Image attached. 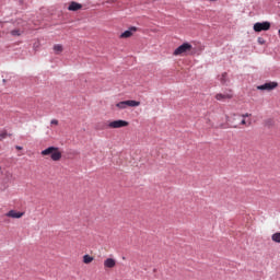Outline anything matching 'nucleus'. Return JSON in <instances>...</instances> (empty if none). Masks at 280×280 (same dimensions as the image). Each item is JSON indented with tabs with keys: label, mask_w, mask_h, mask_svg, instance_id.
I'll list each match as a JSON object with an SVG mask.
<instances>
[{
	"label": "nucleus",
	"mask_w": 280,
	"mask_h": 280,
	"mask_svg": "<svg viewBox=\"0 0 280 280\" xmlns=\"http://www.w3.org/2000/svg\"><path fill=\"white\" fill-rule=\"evenodd\" d=\"M116 108H118V110H126V108H128L126 101L117 103Z\"/></svg>",
	"instance_id": "13"
},
{
	"label": "nucleus",
	"mask_w": 280,
	"mask_h": 280,
	"mask_svg": "<svg viewBox=\"0 0 280 280\" xmlns=\"http://www.w3.org/2000/svg\"><path fill=\"white\" fill-rule=\"evenodd\" d=\"M50 124H51V126H58V119H52V120L50 121Z\"/></svg>",
	"instance_id": "21"
},
{
	"label": "nucleus",
	"mask_w": 280,
	"mask_h": 280,
	"mask_svg": "<svg viewBox=\"0 0 280 280\" xmlns=\"http://www.w3.org/2000/svg\"><path fill=\"white\" fill-rule=\"evenodd\" d=\"M214 97L218 102H226L229 100H233V90H228L223 93H218L215 94Z\"/></svg>",
	"instance_id": "4"
},
{
	"label": "nucleus",
	"mask_w": 280,
	"mask_h": 280,
	"mask_svg": "<svg viewBox=\"0 0 280 280\" xmlns=\"http://www.w3.org/2000/svg\"><path fill=\"white\" fill-rule=\"evenodd\" d=\"M277 86H279V83H277V82H267V83H264L262 85H258L257 90L258 91H275V89H277Z\"/></svg>",
	"instance_id": "6"
},
{
	"label": "nucleus",
	"mask_w": 280,
	"mask_h": 280,
	"mask_svg": "<svg viewBox=\"0 0 280 280\" xmlns=\"http://www.w3.org/2000/svg\"><path fill=\"white\" fill-rule=\"evenodd\" d=\"M240 117H242V119H246V117H253V114L245 113L243 115H234V119H240Z\"/></svg>",
	"instance_id": "16"
},
{
	"label": "nucleus",
	"mask_w": 280,
	"mask_h": 280,
	"mask_svg": "<svg viewBox=\"0 0 280 280\" xmlns=\"http://www.w3.org/2000/svg\"><path fill=\"white\" fill-rule=\"evenodd\" d=\"M93 259L91 255L86 254L83 256V264H92Z\"/></svg>",
	"instance_id": "15"
},
{
	"label": "nucleus",
	"mask_w": 280,
	"mask_h": 280,
	"mask_svg": "<svg viewBox=\"0 0 280 280\" xmlns=\"http://www.w3.org/2000/svg\"><path fill=\"white\" fill-rule=\"evenodd\" d=\"M270 22H257L254 24V32H268Z\"/></svg>",
	"instance_id": "5"
},
{
	"label": "nucleus",
	"mask_w": 280,
	"mask_h": 280,
	"mask_svg": "<svg viewBox=\"0 0 280 280\" xmlns=\"http://www.w3.org/2000/svg\"><path fill=\"white\" fill-rule=\"evenodd\" d=\"M42 156H50L51 161H60L62 152L58 147H48L40 152Z\"/></svg>",
	"instance_id": "1"
},
{
	"label": "nucleus",
	"mask_w": 280,
	"mask_h": 280,
	"mask_svg": "<svg viewBox=\"0 0 280 280\" xmlns=\"http://www.w3.org/2000/svg\"><path fill=\"white\" fill-rule=\"evenodd\" d=\"M228 75H229V74H228L226 72L222 73V74H221V78H220V82L223 83V84H226V82H228V79H226Z\"/></svg>",
	"instance_id": "18"
},
{
	"label": "nucleus",
	"mask_w": 280,
	"mask_h": 280,
	"mask_svg": "<svg viewBox=\"0 0 280 280\" xmlns=\"http://www.w3.org/2000/svg\"><path fill=\"white\" fill-rule=\"evenodd\" d=\"M117 266V260L113 258H107L104 260V268H115Z\"/></svg>",
	"instance_id": "9"
},
{
	"label": "nucleus",
	"mask_w": 280,
	"mask_h": 280,
	"mask_svg": "<svg viewBox=\"0 0 280 280\" xmlns=\"http://www.w3.org/2000/svg\"><path fill=\"white\" fill-rule=\"evenodd\" d=\"M8 131L7 130H1L0 131V141H3V139H8Z\"/></svg>",
	"instance_id": "19"
},
{
	"label": "nucleus",
	"mask_w": 280,
	"mask_h": 280,
	"mask_svg": "<svg viewBox=\"0 0 280 280\" xmlns=\"http://www.w3.org/2000/svg\"><path fill=\"white\" fill-rule=\"evenodd\" d=\"M252 121L250 120H246V118H242L240 126H250Z\"/></svg>",
	"instance_id": "20"
},
{
	"label": "nucleus",
	"mask_w": 280,
	"mask_h": 280,
	"mask_svg": "<svg viewBox=\"0 0 280 280\" xmlns=\"http://www.w3.org/2000/svg\"><path fill=\"white\" fill-rule=\"evenodd\" d=\"M135 32H137V27L131 26L129 30L125 31L120 35V38H130L132 36V34H135Z\"/></svg>",
	"instance_id": "7"
},
{
	"label": "nucleus",
	"mask_w": 280,
	"mask_h": 280,
	"mask_svg": "<svg viewBox=\"0 0 280 280\" xmlns=\"http://www.w3.org/2000/svg\"><path fill=\"white\" fill-rule=\"evenodd\" d=\"M5 215H7V218H13V219L19 220L22 215H25V213L18 212L15 210H10Z\"/></svg>",
	"instance_id": "8"
},
{
	"label": "nucleus",
	"mask_w": 280,
	"mask_h": 280,
	"mask_svg": "<svg viewBox=\"0 0 280 280\" xmlns=\"http://www.w3.org/2000/svg\"><path fill=\"white\" fill-rule=\"evenodd\" d=\"M15 149H16V150H23V147L16 145Z\"/></svg>",
	"instance_id": "22"
},
{
	"label": "nucleus",
	"mask_w": 280,
	"mask_h": 280,
	"mask_svg": "<svg viewBox=\"0 0 280 280\" xmlns=\"http://www.w3.org/2000/svg\"><path fill=\"white\" fill-rule=\"evenodd\" d=\"M272 242H276V244H280V232H277L271 235Z\"/></svg>",
	"instance_id": "14"
},
{
	"label": "nucleus",
	"mask_w": 280,
	"mask_h": 280,
	"mask_svg": "<svg viewBox=\"0 0 280 280\" xmlns=\"http://www.w3.org/2000/svg\"><path fill=\"white\" fill-rule=\"evenodd\" d=\"M192 49L194 46H191V44L184 43L173 51V56H189Z\"/></svg>",
	"instance_id": "2"
},
{
	"label": "nucleus",
	"mask_w": 280,
	"mask_h": 280,
	"mask_svg": "<svg viewBox=\"0 0 280 280\" xmlns=\"http://www.w3.org/2000/svg\"><path fill=\"white\" fill-rule=\"evenodd\" d=\"M125 102L127 104V108H137V106H141V102H139V101L129 100V101H125Z\"/></svg>",
	"instance_id": "11"
},
{
	"label": "nucleus",
	"mask_w": 280,
	"mask_h": 280,
	"mask_svg": "<svg viewBox=\"0 0 280 280\" xmlns=\"http://www.w3.org/2000/svg\"><path fill=\"white\" fill-rule=\"evenodd\" d=\"M68 10H70V12H78V10H82V4L78 2H71L68 7Z\"/></svg>",
	"instance_id": "10"
},
{
	"label": "nucleus",
	"mask_w": 280,
	"mask_h": 280,
	"mask_svg": "<svg viewBox=\"0 0 280 280\" xmlns=\"http://www.w3.org/2000/svg\"><path fill=\"white\" fill-rule=\"evenodd\" d=\"M11 36H21L23 34V31L15 28L10 32Z\"/></svg>",
	"instance_id": "17"
},
{
	"label": "nucleus",
	"mask_w": 280,
	"mask_h": 280,
	"mask_svg": "<svg viewBox=\"0 0 280 280\" xmlns=\"http://www.w3.org/2000/svg\"><path fill=\"white\" fill-rule=\"evenodd\" d=\"M128 126H130V122L122 119L112 120L108 122V128H112L113 130H117L119 128H128Z\"/></svg>",
	"instance_id": "3"
},
{
	"label": "nucleus",
	"mask_w": 280,
	"mask_h": 280,
	"mask_svg": "<svg viewBox=\"0 0 280 280\" xmlns=\"http://www.w3.org/2000/svg\"><path fill=\"white\" fill-rule=\"evenodd\" d=\"M0 172H1V166H0Z\"/></svg>",
	"instance_id": "23"
},
{
	"label": "nucleus",
	"mask_w": 280,
	"mask_h": 280,
	"mask_svg": "<svg viewBox=\"0 0 280 280\" xmlns=\"http://www.w3.org/2000/svg\"><path fill=\"white\" fill-rule=\"evenodd\" d=\"M55 54L57 56H59V54H62V51H65V47L61 45V44H56L54 47H52Z\"/></svg>",
	"instance_id": "12"
}]
</instances>
